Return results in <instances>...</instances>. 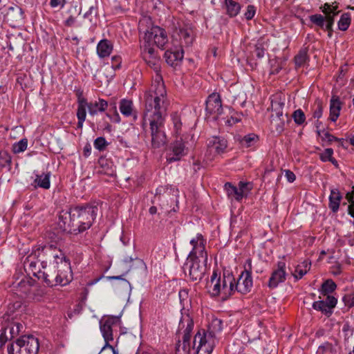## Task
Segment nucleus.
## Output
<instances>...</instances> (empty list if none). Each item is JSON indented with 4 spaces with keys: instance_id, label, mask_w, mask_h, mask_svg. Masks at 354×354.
<instances>
[{
    "instance_id": "f257e3e1",
    "label": "nucleus",
    "mask_w": 354,
    "mask_h": 354,
    "mask_svg": "<svg viewBox=\"0 0 354 354\" xmlns=\"http://www.w3.org/2000/svg\"><path fill=\"white\" fill-rule=\"evenodd\" d=\"M144 98L142 127L145 129L149 124L151 147L159 149L167 143L165 122L169 105L165 86L160 76L156 77L149 91L145 93Z\"/></svg>"
},
{
    "instance_id": "f03ea898",
    "label": "nucleus",
    "mask_w": 354,
    "mask_h": 354,
    "mask_svg": "<svg viewBox=\"0 0 354 354\" xmlns=\"http://www.w3.org/2000/svg\"><path fill=\"white\" fill-rule=\"evenodd\" d=\"M95 205H86L62 209L58 216V226L64 232L78 234L89 229L97 215Z\"/></svg>"
},
{
    "instance_id": "7ed1b4c3",
    "label": "nucleus",
    "mask_w": 354,
    "mask_h": 354,
    "mask_svg": "<svg viewBox=\"0 0 354 354\" xmlns=\"http://www.w3.org/2000/svg\"><path fill=\"white\" fill-rule=\"evenodd\" d=\"M223 329V322L218 318H214L209 324L208 329L199 330L193 339V349L196 354H210L216 342V333Z\"/></svg>"
},
{
    "instance_id": "20e7f679",
    "label": "nucleus",
    "mask_w": 354,
    "mask_h": 354,
    "mask_svg": "<svg viewBox=\"0 0 354 354\" xmlns=\"http://www.w3.org/2000/svg\"><path fill=\"white\" fill-rule=\"evenodd\" d=\"M35 255L43 269H46V267L59 268V264L66 261L62 251L53 245L37 248L35 250Z\"/></svg>"
},
{
    "instance_id": "39448f33",
    "label": "nucleus",
    "mask_w": 354,
    "mask_h": 354,
    "mask_svg": "<svg viewBox=\"0 0 354 354\" xmlns=\"http://www.w3.org/2000/svg\"><path fill=\"white\" fill-rule=\"evenodd\" d=\"M39 348V340L32 335H22L7 347L8 354H37Z\"/></svg>"
},
{
    "instance_id": "423d86ee",
    "label": "nucleus",
    "mask_w": 354,
    "mask_h": 354,
    "mask_svg": "<svg viewBox=\"0 0 354 354\" xmlns=\"http://www.w3.org/2000/svg\"><path fill=\"white\" fill-rule=\"evenodd\" d=\"M192 250L187 259L201 260L204 264L207 263V252L205 250L206 239L201 234H198L195 238L190 241Z\"/></svg>"
},
{
    "instance_id": "0eeeda50",
    "label": "nucleus",
    "mask_w": 354,
    "mask_h": 354,
    "mask_svg": "<svg viewBox=\"0 0 354 354\" xmlns=\"http://www.w3.org/2000/svg\"><path fill=\"white\" fill-rule=\"evenodd\" d=\"M246 263L248 268H245L244 271L241 272L237 281L235 280V291L243 295L248 293L252 287L253 281L252 278V260L247 259Z\"/></svg>"
},
{
    "instance_id": "6e6552de",
    "label": "nucleus",
    "mask_w": 354,
    "mask_h": 354,
    "mask_svg": "<svg viewBox=\"0 0 354 354\" xmlns=\"http://www.w3.org/2000/svg\"><path fill=\"white\" fill-rule=\"evenodd\" d=\"M174 38L179 40V47L183 49V47L192 46L194 41L195 33L192 24H185L176 29Z\"/></svg>"
},
{
    "instance_id": "1a4fd4ad",
    "label": "nucleus",
    "mask_w": 354,
    "mask_h": 354,
    "mask_svg": "<svg viewBox=\"0 0 354 354\" xmlns=\"http://www.w3.org/2000/svg\"><path fill=\"white\" fill-rule=\"evenodd\" d=\"M207 264L202 263L201 260L187 259L184 266L186 272L188 270L189 278L193 281H201L205 272Z\"/></svg>"
},
{
    "instance_id": "9d476101",
    "label": "nucleus",
    "mask_w": 354,
    "mask_h": 354,
    "mask_svg": "<svg viewBox=\"0 0 354 354\" xmlns=\"http://www.w3.org/2000/svg\"><path fill=\"white\" fill-rule=\"evenodd\" d=\"M145 38L148 42L153 41L158 47L162 49L165 48L168 41L166 31L159 26H153L150 30H147L145 33Z\"/></svg>"
},
{
    "instance_id": "9b49d317",
    "label": "nucleus",
    "mask_w": 354,
    "mask_h": 354,
    "mask_svg": "<svg viewBox=\"0 0 354 354\" xmlns=\"http://www.w3.org/2000/svg\"><path fill=\"white\" fill-rule=\"evenodd\" d=\"M120 317L117 316H109L100 321V330L105 341L104 348L109 345V342L113 339V326L118 324Z\"/></svg>"
},
{
    "instance_id": "f8f14e48",
    "label": "nucleus",
    "mask_w": 354,
    "mask_h": 354,
    "mask_svg": "<svg viewBox=\"0 0 354 354\" xmlns=\"http://www.w3.org/2000/svg\"><path fill=\"white\" fill-rule=\"evenodd\" d=\"M320 9L322 12L326 15V25L324 26V30L328 31V36L332 37L333 35V26L335 21V17L339 12L338 10V6L337 4H329L328 3H324Z\"/></svg>"
},
{
    "instance_id": "ddd939ff",
    "label": "nucleus",
    "mask_w": 354,
    "mask_h": 354,
    "mask_svg": "<svg viewBox=\"0 0 354 354\" xmlns=\"http://www.w3.org/2000/svg\"><path fill=\"white\" fill-rule=\"evenodd\" d=\"M186 148L183 138L176 140L171 144L170 151L167 155V162L171 163L180 160L183 156L186 155Z\"/></svg>"
},
{
    "instance_id": "4468645a",
    "label": "nucleus",
    "mask_w": 354,
    "mask_h": 354,
    "mask_svg": "<svg viewBox=\"0 0 354 354\" xmlns=\"http://www.w3.org/2000/svg\"><path fill=\"white\" fill-rule=\"evenodd\" d=\"M277 269L273 270L268 281V287L270 288H275L281 283L286 280V263L283 261H279L277 264Z\"/></svg>"
},
{
    "instance_id": "2eb2a0df",
    "label": "nucleus",
    "mask_w": 354,
    "mask_h": 354,
    "mask_svg": "<svg viewBox=\"0 0 354 354\" xmlns=\"http://www.w3.org/2000/svg\"><path fill=\"white\" fill-rule=\"evenodd\" d=\"M57 285L62 286L68 284L73 279V272L71 264L68 261H64V263L59 265L57 268Z\"/></svg>"
},
{
    "instance_id": "dca6fc26",
    "label": "nucleus",
    "mask_w": 354,
    "mask_h": 354,
    "mask_svg": "<svg viewBox=\"0 0 354 354\" xmlns=\"http://www.w3.org/2000/svg\"><path fill=\"white\" fill-rule=\"evenodd\" d=\"M205 110L209 114H215L216 115L222 114V101L218 93H213L208 96L206 100Z\"/></svg>"
},
{
    "instance_id": "f3484780",
    "label": "nucleus",
    "mask_w": 354,
    "mask_h": 354,
    "mask_svg": "<svg viewBox=\"0 0 354 354\" xmlns=\"http://www.w3.org/2000/svg\"><path fill=\"white\" fill-rule=\"evenodd\" d=\"M235 278L232 273H223L222 277L221 297L223 300H227L236 291L234 289Z\"/></svg>"
},
{
    "instance_id": "a211bd4d",
    "label": "nucleus",
    "mask_w": 354,
    "mask_h": 354,
    "mask_svg": "<svg viewBox=\"0 0 354 354\" xmlns=\"http://www.w3.org/2000/svg\"><path fill=\"white\" fill-rule=\"evenodd\" d=\"M35 281L30 277H24L22 279L14 286L16 293L21 297L28 296L31 293L32 288L35 284Z\"/></svg>"
},
{
    "instance_id": "6ab92c4d",
    "label": "nucleus",
    "mask_w": 354,
    "mask_h": 354,
    "mask_svg": "<svg viewBox=\"0 0 354 354\" xmlns=\"http://www.w3.org/2000/svg\"><path fill=\"white\" fill-rule=\"evenodd\" d=\"M55 268L53 267H46V269H43L41 272H39L37 279H42L48 286H57V281L56 280L57 270Z\"/></svg>"
},
{
    "instance_id": "aec40b11",
    "label": "nucleus",
    "mask_w": 354,
    "mask_h": 354,
    "mask_svg": "<svg viewBox=\"0 0 354 354\" xmlns=\"http://www.w3.org/2000/svg\"><path fill=\"white\" fill-rule=\"evenodd\" d=\"M227 147V141L222 138L214 136L208 140L207 149L211 153L219 154Z\"/></svg>"
},
{
    "instance_id": "412c9836",
    "label": "nucleus",
    "mask_w": 354,
    "mask_h": 354,
    "mask_svg": "<svg viewBox=\"0 0 354 354\" xmlns=\"http://www.w3.org/2000/svg\"><path fill=\"white\" fill-rule=\"evenodd\" d=\"M164 57L166 62L173 66L177 65L183 58V50L181 48L176 47L175 49L167 50L165 53Z\"/></svg>"
},
{
    "instance_id": "4be33fe9",
    "label": "nucleus",
    "mask_w": 354,
    "mask_h": 354,
    "mask_svg": "<svg viewBox=\"0 0 354 354\" xmlns=\"http://www.w3.org/2000/svg\"><path fill=\"white\" fill-rule=\"evenodd\" d=\"M40 266L39 262L37 259V256L35 255V250H32L30 254H29L25 261H24V267L25 268H28L29 271L32 272V275L38 278L39 272H41V270L39 268Z\"/></svg>"
},
{
    "instance_id": "5701e85b",
    "label": "nucleus",
    "mask_w": 354,
    "mask_h": 354,
    "mask_svg": "<svg viewBox=\"0 0 354 354\" xmlns=\"http://www.w3.org/2000/svg\"><path fill=\"white\" fill-rule=\"evenodd\" d=\"M40 266L39 262L37 259V256L35 255V250H32L30 254H29L25 261H24V267L25 268H28L29 271L32 272V275L38 278L39 272H41V270L39 268Z\"/></svg>"
},
{
    "instance_id": "b1692460",
    "label": "nucleus",
    "mask_w": 354,
    "mask_h": 354,
    "mask_svg": "<svg viewBox=\"0 0 354 354\" xmlns=\"http://www.w3.org/2000/svg\"><path fill=\"white\" fill-rule=\"evenodd\" d=\"M120 111L125 117H133V121L138 119L137 111L133 109V104L131 100L122 99L120 102Z\"/></svg>"
},
{
    "instance_id": "393cba45",
    "label": "nucleus",
    "mask_w": 354,
    "mask_h": 354,
    "mask_svg": "<svg viewBox=\"0 0 354 354\" xmlns=\"http://www.w3.org/2000/svg\"><path fill=\"white\" fill-rule=\"evenodd\" d=\"M108 107V102L104 99L88 102V111L91 115H95L99 112H104Z\"/></svg>"
},
{
    "instance_id": "a878e982",
    "label": "nucleus",
    "mask_w": 354,
    "mask_h": 354,
    "mask_svg": "<svg viewBox=\"0 0 354 354\" xmlns=\"http://www.w3.org/2000/svg\"><path fill=\"white\" fill-rule=\"evenodd\" d=\"M342 199V195L337 189L333 188L330 189L328 207L333 213H336L338 211Z\"/></svg>"
},
{
    "instance_id": "bb28decb",
    "label": "nucleus",
    "mask_w": 354,
    "mask_h": 354,
    "mask_svg": "<svg viewBox=\"0 0 354 354\" xmlns=\"http://www.w3.org/2000/svg\"><path fill=\"white\" fill-rule=\"evenodd\" d=\"M113 50L112 43L106 39H102L97 44V53L100 58L109 57Z\"/></svg>"
},
{
    "instance_id": "cd10ccee",
    "label": "nucleus",
    "mask_w": 354,
    "mask_h": 354,
    "mask_svg": "<svg viewBox=\"0 0 354 354\" xmlns=\"http://www.w3.org/2000/svg\"><path fill=\"white\" fill-rule=\"evenodd\" d=\"M179 328H180V330L185 328L183 332V335L182 339H185L187 342H191V333L194 328L193 320L191 318H189V317L183 318L179 324Z\"/></svg>"
},
{
    "instance_id": "c85d7f7f",
    "label": "nucleus",
    "mask_w": 354,
    "mask_h": 354,
    "mask_svg": "<svg viewBox=\"0 0 354 354\" xmlns=\"http://www.w3.org/2000/svg\"><path fill=\"white\" fill-rule=\"evenodd\" d=\"M86 108H88V102L86 99L80 100V104H77V118L78 120L77 127L82 128L83 124L86 117Z\"/></svg>"
},
{
    "instance_id": "c756f323",
    "label": "nucleus",
    "mask_w": 354,
    "mask_h": 354,
    "mask_svg": "<svg viewBox=\"0 0 354 354\" xmlns=\"http://www.w3.org/2000/svg\"><path fill=\"white\" fill-rule=\"evenodd\" d=\"M210 287H212L211 294L216 297L219 295H221L222 291V278L218 275L216 271H214L211 277Z\"/></svg>"
},
{
    "instance_id": "7c9ffc66",
    "label": "nucleus",
    "mask_w": 354,
    "mask_h": 354,
    "mask_svg": "<svg viewBox=\"0 0 354 354\" xmlns=\"http://www.w3.org/2000/svg\"><path fill=\"white\" fill-rule=\"evenodd\" d=\"M196 354V350L193 349V345L191 346V342L185 339L178 340L176 344L175 354Z\"/></svg>"
},
{
    "instance_id": "2f4dec72",
    "label": "nucleus",
    "mask_w": 354,
    "mask_h": 354,
    "mask_svg": "<svg viewBox=\"0 0 354 354\" xmlns=\"http://www.w3.org/2000/svg\"><path fill=\"white\" fill-rule=\"evenodd\" d=\"M341 102L338 98H332L330 102V116L332 122H336L341 110Z\"/></svg>"
},
{
    "instance_id": "473e14b6",
    "label": "nucleus",
    "mask_w": 354,
    "mask_h": 354,
    "mask_svg": "<svg viewBox=\"0 0 354 354\" xmlns=\"http://www.w3.org/2000/svg\"><path fill=\"white\" fill-rule=\"evenodd\" d=\"M311 262L305 260L300 264H298L292 273L293 277L296 280L301 279L310 269Z\"/></svg>"
},
{
    "instance_id": "72a5a7b5",
    "label": "nucleus",
    "mask_w": 354,
    "mask_h": 354,
    "mask_svg": "<svg viewBox=\"0 0 354 354\" xmlns=\"http://www.w3.org/2000/svg\"><path fill=\"white\" fill-rule=\"evenodd\" d=\"M225 189L227 192V196L236 201H241L243 198V194H242L239 188L230 183L225 184Z\"/></svg>"
},
{
    "instance_id": "f704fd0d",
    "label": "nucleus",
    "mask_w": 354,
    "mask_h": 354,
    "mask_svg": "<svg viewBox=\"0 0 354 354\" xmlns=\"http://www.w3.org/2000/svg\"><path fill=\"white\" fill-rule=\"evenodd\" d=\"M286 120L283 118H279L278 115L272 114L270 117L271 129L277 133H281L284 130Z\"/></svg>"
},
{
    "instance_id": "c9c22d12",
    "label": "nucleus",
    "mask_w": 354,
    "mask_h": 354,
    "mask_svg": "<svg viewBox=\"0 0 354 354\" xmlns=\"http://www.w3.org/2000/svg\"><path fill=\"white\" fill-rule=\"evenodd\" d=\"M11 339L17 337L24 329V326L19 322H12L4 328Z\"/></svg>"
},
{
    "instance_id": "e433bc0d",
    "label": "nucleus",
    "mask_w": 354,
    "mask_h": 354,
    "mask_svg": "<svg viewBox=\"0 0 354 354\" xmlns=\"http://www.w3.org/2000/svg\"><path fill=\"white\" fill-rule=\"evenodd\" d=\"M225 6L226 14L230 17L237 16L241 8V5L235 1H225Z\"/></svg>"
},
{
    "instance_id": "4c0bfd02",
    "label": "nucleus",
    "mask_w": 354,
    "mask_h": 354,
    "mask_svg": "<svg viewBox=\"0 0 354 354\" xmlns=\"http://www.w3.org/2000/svg\"><path fill=\"white\" fill-rule=\"evenodd\" d=\"M0 168H6L8 171L12 168V157L6 151H0Z\"/></svg>"
},
{
    "instance_id": "58836bf2",
    "label": "nucleus",
    "mask_w": 354,
    "mask_h": 354,
    "mask_svg": "<svg viewBox=\"0 0 354 354\" xmlns=\"http://www.w3.org/2000/svg\"><path fill=\"white\" fill-rule=\"evenodd\" d=\"M34 183L36 184L35 186H38L46 189H49L50 186L49 174L37 175Z\"/></svg>"
},
{
    "instance_id": "ea45409f",
    "label": "nucleus",
    "mask_w": 354,
    "mask_h": 354,
    "mask_svg": "<svg viewBox=\"0 0 354 354\" xmlns=\"http://www.w3.org/2000/svg\"><path fill=\"white\" fill-rule=\"evenodd\" d=\"M259 140V136L254 133H249L240 139L239 142L243 147L253 146Z\"/></svg>"
},
{
    "instance_id": "a19ab883",
    "label": "nucleus",
    "mask_w": 354,
    "mask_h": 354,
    "mask_svg": "<svg viewBox=\"0 0 354 354\" xmlns=\"http://www.w3.org/2000/svg\"><path fill=\"white\" fill-rule=\"evenodd\" d=\"M316 354H336V349L332 343L326 342L319 346Z\"/></svg>"
},
{
    "instance_id": "79ce46f5",
    "label": "nucleus",
    "mask_w": 354,
    "mask_h": 354,
    "mask_svg": "<svg viewBox=\"0 0 354 354\" xmlns=\"http://www.w3.org/2000/svg\"><path fill=\"white\" fill-rule=\"evenodd\" d=\"M313 308L316 310L321 311L328 317H329L333 313V310L330 309V308H329L328 306L324 302V300L315 301L313 304Z\"/></svg>"
},
{
    "instance_id": "37998d69",
    "label": "nucleus",
    "mask_w": 354,
    "mask_h": 354,
    "mask_svg": "<svg viewBox=\"0 0 354 354\" xmlns=\"http://www.w3.org/2000/svg\"><path fill=\"white\" fill-rule=\"evenodd\" d=\"M171 118L174 125V131L176 136H179L181 135L183 127L181 118L177 113H172Z\"/></svg>"
},
{
    "instance_id": "c03bdc74",
    "label": "nucleus",
    "mask_w": 354,
    "mask_h": 354,
    "mask_svg": "<svg viewBox=\"0 0 354 354\" xmlns=\"http://www.w3.org/2000/svg\"><path fill=\"white\" fill-rule=\"evenodd\" d=\"M337 288L335 283L332 279H327L325 281L321 288V294L322 295H327L333 292Z\"/></svg>"
},
{
    "instance_id": "a18cd8bd",
    "label": "nucleus",
    "mask_w": 354,
    "mask_h": 354,
    "mask_svg": "<svg viewBox=\"0 0 354 354\" xmlns=\"http://www.w3.org/2000/svg\"><path fill=\"white\" fill-rule=\"evenodd\" d=\"M351 15L348 12L343 13L337 23L338 28L342 31L346 30L351 24Z\"/></svg>"
},
{
    "instance_id": "49530a36",
    "label": "nucleus",
    "mask_w": 354,
    "mask_h": 354,
    "mask_svg": "<svg viewBox=\"0 0 354 354\" xmlns=\"http://www.w3.org/2000/svg\"><path fill=\"white\" fill-rule=\"evenodd\" d=\"M266 50V48L264 41L262 39H259L254 46V54L258 59H261L264 57Z\"/></svg>"
},
{
    "instance_id": "de8ad7c7",
    "label": "nucleus",
    "mask_w": 354,
    "mask_h": 354,
    "mask_svg": "<svg viewBox=\"0 0 354 354\" xmlns=\"http://www.w3.org/2000/svg\"><path fill=\"white\" fill-rule=\"evenodd\" d=\"M147 64L153 68L156 72H158L160 69V60L157 56H150L143 57Z\"/></svg>"
},
{
    "instance_id": "09e8293b",
    "label": "nucleus",
    "mask_w": 354,
    "mask_h": 354,
    "mask_svg": "<svg viewBox=\"0 0 354 354\" xmlns=\"http://www.w3.org/2000/svg\"><path fill=\"white\" fill-rule=\"evenodd\" d=\"M308 59V49L302 48L298 54L295 57V62L297 66H303Z\"/></svg>"
},
{
    "instance_id": "8fccbe9b",
    "label": "nucleus",
    "mask_w": 354,
    "mask_h": 354,
    "mask_svg": "<svg viewBox=\"0 0 354 354\" xmlns=\"http://www.w3.org/2000/svg\"><path fill=\"white\" fill-rule=\"evenodd\" d=\"M10 12H8V15L10 17H13L15 19V21L17 23L22 21L24 19V11L19 8H10Z\"/></svg>"
},
{
    "instance_id": "3c124183",
    "label": "nucleus",
    "mask_w": 354,
    "mask_h": 354,
    "mask_svg": "<svg viewBox=\"0 0 354 354\" xmlns=\"http://www.w3.org/2000/svg\"><path fill=\"white\" fill-rule=\"evenodd\" d=\"M310 21L320 28L324 29L326 21V15L324 17L320 14H315L309 17Z\"/></svg>"
},
{
    "instance_id": "603ef678",
    "label": "nucleus",
    "mask_w": 354,
    "mask_h": 354,
    "mask_svg": "<svg viewBox=\"0 0 354 354\" xmlns=\"http://www.w3.org/2000/svg\"><path fill=\"white\" fill-rule=\"evenodd\" d=\"M28 147V140L23 138L12 145V151L14 153H19L26 150Z\"/></svg>"
},
{
    "instance_id": "864d4df0",
    "label": "nucleus",
    "mask_w": 354,
    "mask_h": 354,
    "mask_svg": "<svg viewBox=\"0 0 354 354\" xmlns=\"http://www.w3.org/2000/svg\"><path fill=\"white\" fill-rule=\"evenodd\" d=\"M292 118L295 122L298 125L302 124L306 120L305 114L301 109H297L292 114Z\"/></svg>"
},
{
    "instance_id": "5fc2aeb1",
    "label": "nucleus",
    "mask_w": 354,
    "mask_h": 354,
    "mask_svg": "<svg viewBox=\"0 0 354 354\" xmlns=\"http://www.w3.org/2000/svg\"><path fill=\"white\" fill-rule=\"evenodd\" d=\"M343 301L348 308L354 306V290H351L343 297Z\"/></svg>"
},
{
    "instance_id": "6e6d98bb",
    "label": "nucleus",
    "mask_w": 354,
    "mask_h": 354,
    "mask_svg": "<svg viewBox=\"0 0 354 354\" xmlns=\"http://www.w3.org/2000/svg\"><path fill=\"white\" fill-rule=\"evenodd\" d=\"M94 147L99 151H104L108 143L104 137H98L94 141Z\"/></svg>"
},
{
    "instance_id": "4d7b16f0",
    "label": "nucleus",
    "mask_w": 354,
    "mask_h": 354,
    "mask_svg": "<svg viewBox=\"0 0 354 354\" xmlns=\"http://www.w3.org/2000/svg\"><path fill=\"white\" fill-rule=\"evenodd\" d=\"M333 150L331 148H327L319 154V158L322 162H327L333 156Z\"/></svg>"
},
{
    "instance_id": "13d9d810",
    "label": "nucleus",
    "mask_w": 354,
    "mask_h": 354,
    "mask_svg": "<svg viewBox=\"0 0 354 354\" xmlns=\"http://www.w3.org/2000/svg\"><path fill=\"white\" fill-rule=\"evenodd\" d=\"M93 7H91L89 10L84 15V19L88 21V22H86V25L87 26L95 24V16L93 15Z\"/></svg>"
},
{
    "instance_id": "bf43d9fd",
    "label": "nucleus",
    "mask_w": 354,
    "mask_h": 354,
    "mask_svg": "<svg viewBox=\"0 0 354 354\" xmlns=\"http://www.w3.org/2000/svg\"><path fill=\"white\" fill-rule=\"evenodd\" d=\"M324 296L326 297L325 299H323L324 302L326 305H328V307L330 308V309L333 310V308H334L337 304V299L335 297L331 296L330 295H324Z\"/></svg>"
},
{
    "instance_id": "052dcab7",
    "label": "nucleus",
    "mask_w": 354,
    "mask_h": 354,
    "mask_svg": "<svg viewBox=\"0 0 354 354\" xmlns=\"http://www.w3.org/2000/svg\"><path fill=\"white\" fill-rule=\"evenodd\" d=\"M142 57L156 56L154 53L153 48L151 47L149 44H145L142 51Z\"/></svg>"
},
{
    "instance_id": "680f3d73",
    "label": "nucleus",
    "mask_w": 354,
    "mask_h": 354,
    "mask_svg": "<svg viewBox=\"0 0 354 354\" xmlns=\"http://www.w3.org/2000/svg\"><path fill=\"white\" fill-rule=\"evenodd\" d=\"M239 189L241 192L243 196L245 195V192H249L252 189V185L250 183H245L243 181H240L239 183Z\"/></svg>"
},
{
    "instance_id": "e2e57ef3",
    "label": "nucleus",
    "mask_w": 354,
    "mask_h": 354,
    "mask_svg": "<svg viewBox=\"0 0 354 354\" xmlns=\"http://www.w3.org/2000/svg\"><path fill=\"white\" fill-rule=\"evenodd\" d=\"M111 68L113 70H117L120 68L121 67V63H122V58L120 56L115 55L113 56L111 58Z\"/></svg>"
},
{
    "instance_id": "0e129e2a",
    "label": "nucleus",
    "mask_w": 354,
    "mask_h": 354,
    "mask_svg": "<svg viewBox=\"0 0 354 354\" xmlns=\"http://www.w3.org/2000/svg\"><path fill=\"white\" fill-rule=\"evenodd\" d=\"M255 12V7L254 6L249 5L247 7V11L245 13V17L248 20H250L254 17Z\"/></svg>"
},
{
    "instance_id": "69168bd1",
    "label": "nucleus",
    "mask_w": 354,
    "mask_h": 354,
    "mask_svg": "<svg viewBox=\"0 0 354 354\" xmlns=\"http://www.w3.org/2000/svg\"><path fill=\"white\" fill-rule=\"evenodd\" d=\"M322 113H323L322 104L321 102H318L317 104L316 108L315 109V110L313 111V118L319 119L322 115Z\"/></svg>"
},
{
    "instance_id": "338daca9",
    "label": "nucleus",
    "mask_w": 354,
    "mask_h": 354,
    "mask_svg": "<svg viewBox=\"0 0 354 354\" xmlns=\"http://www.w3.org/2000/svg\"><path fill=\"white\" fill-rule=\"evenodd\" d=\"M9 335L7 333V330H6L5 328H2L1 333L0 335V346L1 347L3 345L6 344V342L8 339H11L10 337H8Z\"/></svg>"
},
{
    "instance_id": "774afa93",
    "label": "nucleus",
    "mask_w": 354,
    "mask_h": 354,
    "mask_svg": "<svg viewBox=\"0 0 354 354\" xmlns=\"http://www.w3.org/2000/svg\"><path fill=\"white\" fill-rule=\"evenodd\" d=\"M188 290L186 288L181 289L178 292V296L180 301L186 300L188 298Z\"/></svg>"
}]
</instances>
